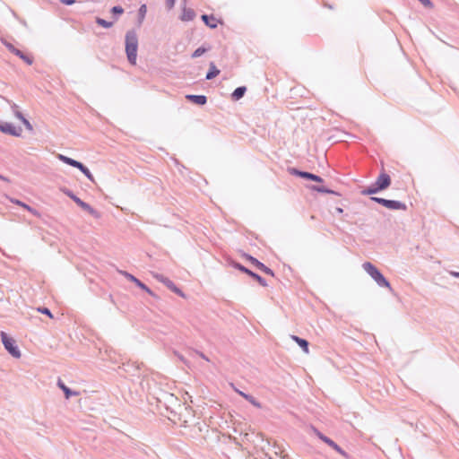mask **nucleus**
<instances>
[{"label":"nucleus","mask_w":459,"mask_h":459,"mask_svg":"<svg viewBox=\"0 0 459 459\" xmlns=\"http://www.w3.org/2000/svg\"><path fill=\"white\" fill-rule=\"evenodd\" d=\"M126 53L131 65L136 64L138 38L135 30H130L126 33Z\"/></svg>","instance_id":"f257e3e1"},{"label":"nucleus","mask_w":459,"mask_h":459,"mask_svg":"<svg viewBox=\"0 0 459 459\" xmlns=\"http://www.w3.org/2000/svg\"><path fill=\"white\" fill-rule=\"evenodd\" d=\"M363 269L377 281L379 286L390 288L389 282L377 270V268L369 262L363 264Z\"/></svg>","instance_id":"f03ea898"},{"label":"nucleus","mask_w":459,"mask_h":459,"mask_svg":"<svg viewBox=\"0 0 459 459\" xmlns=\"http://www.w3.org/2000/svg\"><path fill=\"white\" fill-rule=\"evenodd\" d=\"M1 339L4 348L8 351V352L14 358H21L22 353L19 348L15 345V340L4 332H1Z\"/></svg>","instance_id":"7ed1b4c3"},{"label":"nucleus","mask_w":459,"mask_h":459,"mask_svg":"<svg viewBox=\"0 0 459 459\" xmlns=\"http://www.w3.org/2000/svg\"><path fill=\"white\" fill-rule=\"evenodd\" d=\"M0 131L4 134H10L13 136H20L22 133V128H16L12 123L0 120Z\"/></svg>","instance_id":"20e7f679"},{"label":"nucleus","mask_w":459,"mask_h":459,"mask_svg":"<svg viewBox=\"0 0 459 459\" xmlns=\"http://www.w3.org/2000/svg\"><path fill=\"white\" fill-rule=\"evenodd\" d=\"M57 158L65 164H68L72 167L78 169L81 172H90L89 169L78 160L66 157L63 154H58Z\"/></svg>","instance_id":"39448f33"},{"label":"nucleus","mask_w":459,"mask_h":459,"mask_svg":"<svg viewBox=\"0 0 459 459\" xmlns=\"http://www.w3.org/2000/svg\"><path fill=\"white\" fill-rule=\"evenodd\" d=\"M71 199H73L76 204H78L82 209H83L84 211L88 212L89 213L94 215V216H98L96 211L91 208L88 204H86L85 202H83L82 200H81L80 198H78L77 196H75L72 192L70 191H64Z\"/></svg>","instance_id":"423d86ee"},{"label":"nucleus","mask_w":459,"mask_h":459,"mask_svg":"<svg viewBox=\"0 0 459 459\" xmlns=\"http://www.w3.org/2000/svg\"><path fill=\"white\" fill-rule=\"evenodd\" d=\"M153 277L156 278L160 282L164 283L169 290H171L173 292L183 296L181 290L168 278L164 277L163 275L153 273Z\"/></svg>","instance_id":"0eeeda50"},{"label":"nucleus","mask_w":459,"mask_h":459,"mask_svg":"<svg viewBox=\"0 0 459 459\" xmlns=\"http://www.w3.org/2000/svg\"><path fill=\"white\" fill-rule=\"evenodd\" d=\"M153 277L156 278L160 282L164 283L169 290H171L173 292L183 296L181 290L168 278L164 277L163 275L153 273Z\"/></svg>","instance_id":"6e6552de"},{"label":"nucleus","mask_w":459,"mask_h":459,"mask_svg":"<svg viewBox=\"0 0 459 459\" xmlns=\"http://www.w3.org/2000/svg\"><path fill=\"white\" fill-rule=\"evenodd\" d=\"M153 277L156 278L160 282L164 283L169 290H171L173 292L183 296L181 290L168 278L164 277L163 275L153 273Z\"/></svg>","instance_id":"1a4fd4ad"},{"label":"nucleus","mask_w":459,"mask_h":459,"mask_svg":"<svg viewBox=\"0 0 459 459\" xmlns=\"http://www.w3.org/2000/svg\"><path fill=\"white\" fill-rule=\"evenodd\" d=\"M246 258L247 260H248L252 264H254L256 268H258L259 270H261L262 272H264V273L268 274V275H271V276H273L274 273L273 272L268 268L267 266H265L264 264H262L261 262H259L256 258L251 256V255H246Z\"/></svg>","instance_id":"9d476101"},{"label":"nucleus","mask_w":459,"mask_h":459,"mask_svg":"<svg viewBox=\"0 0 459 459\" xmlns=\"http://www.w3.org/2000/svg\"><path fill=\"white\" fill-rule=\"evenodd\" d=\"M186 99L199 106H204L207 103V97L205 95L187 94L186 95Z\"/></svg>","instance_id":"9b49d317"},{"label":"nucleus","mask_w":459,"mask_h":459,"mask_svg":"<svg viewBox=\"0 0 459 459\" xmlns=\"http://www.w3.org/2000/svg\"><path fill=\"white\" fill-rule=\"evenodd\" d=\"M391 183V179L387 174H381L379 178H377V182L375 183L376 186L379 190L385 189L389 186Z\"/></svg>","instance_id":"f8f14e48"},{"label":"nucleus","mask_w":459,"mask_h":459,"mask_svg":"<svg viewBox=\"0 0 459 459\" xmlns=\"http://www.w3.org/2000/svg\"><path fill=\"white\" fill-rule=\"evenodd\" d=\"M236 267L238 270H240L241 272H243V273L248 274L249 276H251L252 278H254L262 286H266V282L264 281V280L261 276H259L258 274L253 273L252 271L248 270L247 268H246L245 266H243L241 264H237Z\"/></svg>","instance_id":"ddd939ff"},{"label":"nucleus","mask_w":459,"mask_h":459,"mask_svg":"<svg viewBox=\"0 0 459 459\" xmlns=\"http://www.w3.org/2000/svg\"><path fill=\"white\" fill-rule=\"evenodd\" d=\"M202 21L204 22V24L209 27L210 29H215L218 26V21L212 14H203L201 16Z\"/></svg>","instance_id":"4468645a"},{"label":"nucleus","mask_w":459,"mask_h":459,"mask_svg":"<svg viewBox=\"0 0 459 459\" xmlns=\"http://www.w3.org/2000/svg\"><path fill=\"white\" fill-rule=\"evenodd\" d=\"M195 15L194 9L184 7L179 18L182 22H190L195 19Z\"/></svg>","instance_id":"2eb2a0df"},{"label":"nucleus","mask_w":459,"mask_h":459,"mask_svg":"<svg viewBox=\"0 0 459 459\" xmlns=\"http://www.w3.org/2000/svg\"><path fill=\"white\" fill-rule=\"evenodd\" d=\"M125 275L126 277L133 281L136 286H138L139 288H141L142 290H145L147 293H149L150 295H152V291L145 285L143 284L142 281H140L137 278H135L134 275L128 273H125Z\"/></svg>","instance_id":"dca6fc26"},{"label":"nucleus","mask_w":459,"mask_h":459,"mask_svg":"<svg viewBox=\"0 0 459 459\" xmlns=\"http://www.w3.org/2000/svg\"><path fill=\"white\" fill-rule=\"evenodd\" d=\"M13 54L19 56L22 60H23L29 65L33 64L34 58L31 55L25 54L18 48Z\"/></svg>","instance_id":"f3484780"},{"label":"nucleus","mask_w":459,"mask_h":459,"mask_svg":"<svg viewBox=\"0 0 459 459\" xmlns=\"http://www.w3.org/2000/svg\"><path fill=\"white\" fill-rule=\"evenodd\" d=\"M219 74H220V70L216 67V65H214L213 62H211L210 65H209V70L205 75V79L209 80V81L212 80L217 75H219Z\"/></svg>","instance_id":"a211bd4d"},{"label":"nucleus","mask_w":459,"mask_h":459,"mask_svg":"<svg viewBox=\"0 0 459 459\" xmlns=\"http://www.w3.org/2000/svg\"><path fill=\"white\" fill-rule=\"evenodd\" d=\"M247 91L246 86H239L234 90V91L231 93V99L233 100H239L241 98L244 97L245 93Z\"/></svg>","instance_id":"6ab92c4d"},{"label":"nucleus","mask_w":459,"mask_h":459,"mask_svg":"<svg viewBox=\"0 0 459 459\" xmlns=\"http://www.w3.org/2000/svg\"><path fill=\"white\" fill-rule=\"evenodd\" d=\"M385 207L388 209H392V210H405L406 209V206L404 204L398 202V201H394V200H387Z\"/></svg>","instance_id":"aec40b11"},{"label":"nucleus","mask_w":459,"mask_h":459,"mask_svg":"<svg viewBox=\"0 0 459 459\" xmlns=\"http://www.w3.org/2000/svg\"><path fill=\"white\" fill-rule=\"evenodd\" d=\"M291 339L296 342L304 351L305 353H308L309 352V350H308V342L304 340V339H301L296 335H291Z\"/></svg>","instance_id":"412c9836"},{"label":"nucleus","mask_w":459,"mask_h":459,"mask_svg":"<svg viewBox=\"0 0 459 459\" xmlns=\"http://www.w3.org/2000/svg\"><path fill=\"white\" fill-rule=\"evenodd\" d=\"M11 201H12L13 204H17V205H19V206H21V207H22V208L26 209L27 211H29L30 212H31L33 215L38 216V217H39V216H40V214L39 213V212H37L35 209L31 208L30 206L27 205L26 204H24V203H22V202H21V201H19V200H14V199H11Z\"/></svg>","instance_id":"4be33fe9"},{"label":"nucleus","mask_w":459,"mask_h":459,"mask_svg":"<svg viewBox=\"0 0 459 459\" xmlns=\"http://www.w3.org/2000/svg\"><path fill=\"white\" fill-rule=\"evenodd\" d=\"M58 386L64 391L65 398L69 399L72 395H78L79 393L72 392L62 381H58Z\"/></svg>","instance_id":"5701e85b"},{"label":"nucleus","mask_w":459,"mask_h":459,"mask_svg":"<svg viewBox=\"0 0 459 459\" xmlns=\"http://www.w3.org/2000/svg\"><path fill=\"white\" fill-rule=\"evenodd\" d=\"M238 393L244 397L246 400H247L250 403H252L254 406L257 408H261V403H258L253 396L247 394L241 391H238Z\"/></svg>","instance_id":"b1692460"},{"label":"nucleus","mask_w":459,"mask_h":459,"mask_svg":"<svg viewBox=\"0 0 459 459\" xmlns=\"http://www.w3.org/2000/svg\"><path fill=\"white\" fill-rule=\"evenodd\" d=\"M146 13H147V6H146V4H142L139 7V9H138V22H139V25H141L143 21L144 20Z\"/></svg>","instance_id":"393cba45"},{"label":"nucleus","mask_w":459,"mask_h":459,"mask_svg":"<svg viewBox=\"0 0 459 459\" xmlns=\"http://www.w3.org/2000/svg\"><path fill=\"white\" fill-rule=\"evenodd\" d=\"M95 22L103 27V28H106V29H109L113 26V22H108V21H106L100 17H96L95 18Z\"/></svg>","instance_id":"a878e982"},{"label":"nucleus","mask_w":459,"mask_h":459,"mask_svg":"<svg viewBox=\"0 0 459 459\" xmlns=\"http://www.w3.org/2000/svg\"><path fill=\"white\" fill-rule=\"evenodd\" d=\"M325 444L333 448L336 452L341 454L342 455H346V453L332 439L328 438L325 440Z\"/></svg>","instance_id":"bb28decb"},{"label":"nucleus","mask_w":459,"mask_h":459,"mask_svg":"<svg viewBox=\"0 0 459 459\" xmlns=\"http://www.w3.org/2000/svg\"><path fill=\"white\" fill-rule=\"evenodd\" d=\"M110 13L113 14L115 21H117V17L124 13V8L120 5H116L110 9Z\"/></svg>","instance_id":"cd10ccee"},{"label":"nucleus","mask_w":459,"mask_h":459,"mask_svg":"<svg viewBox=\"0 0 459 459\" xmlns=\"http://www.w3.org/2000/svg\"><path fill=\"white\" fill-rule=\"evenodd\" d=\"M210 48H204V46L196 48L193 54L191 55V57L192 58H196V57H199L201 56L202 55H204L205 52H207Z\"/></svg>","instance_id":"c85d7f7f"},{"label":"nucleus","mask_w":459,"mask_h":459,"mask_svg":"<svg viewBox=\"0 0 459 459\" xmlns=\"http://www.w3.org/2000/svg\"><path fill=\"white\" fill-rule=\"evenodd\" d=\"M380 191L377 186H376V185L374 184L373 186H369L368 188L365 189L362 191V194L363 195H371V194H375L377 192Z\"/></svg>","instance_id":"c756f323"},{"label":"nucleus","mask_w":459,"mask_h":459,"mask_svg":"<svg viewBox=\"0 0 459 459\" xmlns=\"http://www.w3.org/2000/svg\"><path fill=\"white\" fill-rule=\"evenodd\" d=\"M299 175L303 178H309V179L316 181V182L322 181L321 178L318 176H316V174H299Z\"/></svg>","instance_id":"7c9ffc66"},{"label":"nucleus","mask_w":459,"mask_h":459,"mask_svg":"<svg viewBox=\"0 0 459 459\" xmlns=\"http://www.w3.org/2000/svg\"><path fill=\"white\" fill-rule=\"evenodd\" d=\"M2 43L11 53H13L17 49L12 43L6 41L5 39H2Z\"/></svg>","instance_id":"2f4dec72"},{"label":"nucleus","mask_w":459,"mask_h":459,"mask_svg":"<svg viewBox=\"0 0 459 459\" xmlns=\"http://www.w3.org/2000/svg\"><path fill=\"white\" fill-rule=\"evenodd\" d=\"M419 1L426 8L432 9L434 7V4L432 3L431 0H419Z\"/></svg>","instance_id":"473e14b6"},{"label":"nucleus","mask_w":459,"mask_h":459,"mask_svg":"<svg viewBox=\"0 0 459 459\" xmlns=\"http://www.w3.org/2000/svg\"><path fill=\"white\" fill-rule=\"evenodd\" d=\"M38 311L42 313V314H45L47 315L48 316H49L50 318H53V315L52 313L50 312V310L47 307H39L38 308Z\"/></svg>","instance_id":"72a5a7b5"},{"label":"nucleus","mask_w":459,"mask_h":459,"mask_svg":"<svg viewBox=\"0 0 459 459\" xmlns=\"http://www.w3.org/2000/svg\"><path fill=\"white\" fill-rule=\"evenodd\" d=\"M22 122V124L25 126L26 129L30 130V131H32L33 130V127H32V125L30 123V121L27 119V118H23L21 120Z\"/></svg>","instance_id":"f704fd0d"},{"label":"nucleus","mask_w":459,"mask_h":459,"mask_svg":"<svg viewBox=\"0 0 459 459\" xmlns=\"http://www.w3.org/2000/svg\"><path fill=\"white\" fill-rule=\"evenodd\" d=\"M372 200L376 201L377 203L382 204L383 206H386L387 200L384 198H378V197H372Z\"/></svg>","instance_id":"c9c22d12"},{"label":"nucleus","mask_w":459,"mask_h":459,"mask_svg":"<svg viewBox=\"0 0 459 459\" xmlns=\"http://www.w3.org/2000/svg\"><path fill=\"white\" fill-rule=\"evenodd\" d=\"M313 189L318 191V192H330L328 189H326L325 186H314Z\"/></svg>","instance_id":"e433bc0d"},{"label":"nucleus","mask_w":459,"mask_h":459,"mask_svg":"<svg viewBox=\"0 0 459 459\" xmlns=\"http://www.w3.org/2000/svg\"><path fill=\"white\" fill-rule=\"evenodd\" d=\"M60 2L65 5H72L74 4L76 1L75 0H60Z\"/></svg>","instance_id":"4c0bfd02"},{"label":"nucleus","mask_w":459,"mask_h":459,"mask_svg":"<svg viewBox=\"0 0 459 459\" xmlns=\"http://www.w3.org/2000/svg\"><path fill=\"white\" fill-rule=\"evenodd\" d=\"M316 436H317V437H318L322 441H324L325 443V440H327V439L329 438V437H327L324 436L322 433H320V432H318V431H316Z\"/></svg>","instance_id":"58836bf2"},{"label":"nucleus","mask_w":459,"mask_h":459,"mask_svg":"<svg viewBox=\"0 0 459 459\" xmlns=\"http://www.w3.org/2000/svg\"><path fill=\"white\" fill-rule=\"evenodd\" d=\"M14 116L19 118L20 120L23 119L24 118V116L22 115V112H20L19 110L18 111H14Z\"/></svg>","instance_id":"ea45409f"},{"label":"nucleus","mask_w":459,"mask_h":459,"mask_svg":"<svg viewBox=\"0 0 459 459\" xmlns=\"http://www.w3.org/2000/svg\"><path fill=\"white\" fill-rule=\"evenodd\" d=\"M288 172H292V173H295V172H304L303 170H300V169H298L296 168H290L288 169Z\"/></svg>","instance_id":"a19ab883"},{"label":"nucleus","mask_w":459,"mask_h":459,"mask_svg":"<svg viewBox=\"0 0 459 459\" xmlns=\"http://www.w3.org/2000/svg\"><path fill=\"white\" fill-rule=\"evenodd\" d=\"M176 0H167V4L169 8L173 7Z\"/></svg>","instance_id":"79ce46f5"},{"label":"nucleus","mask_w":459,"mask_h":459,"mask_svg":"<svg viewBox=\"0 0 459 459\" xmlns=\"http://www.w3.org/2000/svg\"><path fill=\"white\" fill-rule=\"evenodd\" d=\"M17 108H18V106H17L15 103H13V105H12V109H13V112H14V111H18V109H17Z\"/></svg>","instance_id":"37998d69"},{"label":"nucleus","mask_w":459,"mask_h":459,"mask_svg":"<svg viewBox=\"0 0 459 459\" xmlns=\"http://www.w3.org/2000/svg\"><path fill=\"white\" fill-rule=\"evenodd\" d=\"M86 175L88 176V178H89L91 180H93V179H92V174L88 173V174H86Z\"/></svg>","instance_id":"c03bdc74"},{"label":"nucleus","mask_w":459,"mask_h":459,"mask_svg":"<svg viewBox=\"0 0 459 459\" xmlns=\"http://www.w3.org/2000/svg\"><path fill=\"white\" fill-rule=\"evenodd\" d=\"M452 274L455 277H458L459 278V273H452Z\"/></svg>","instance_id":"a18cd8bd"},{"label":"nucleus","mask_w":459,"mask_h":459,"mask_svg":"<svg viewBox=\"0 0 459 459\" xmlns=\"http://www.w3.org/2000/svg\"><path fill=\"white\" fill-rule=\"evenodd\" d=\"M337 212H342V208H337Z\"/></svg>","instance_id":"49530a36"}]
</instances>
